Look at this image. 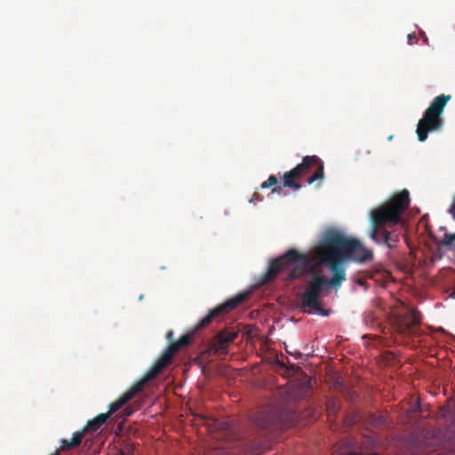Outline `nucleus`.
Returning <instances> with one entry per match:
<instances>
[{
  "instance_id": "obj_1",
  "label": "nucleus",
  "mask_w": 455,
  "mask_h": 455,
  "mask_svg": "<svg viewBox=\"0 0 455 455\" xmlns=\"http://www.w3.org/2000/svg\"><path fill=\"white\" fill-rule=\"evenodd\" d=\"M372 258V251L360 241L347 238L340 231L331 229L325 232L315 248L314 256L300 253L292 248L272 260L264 282L275 279L283 271L288 272L285 277L287 281L298 279L304 273L310 274L311 278L306 281L305 289L299 297V307L304 311L307 309L308 312L327 316L329 310L322 307L320 298L329 287L339 290L341 283L346 280L342 260L352 259L366 262Z\"/></svg>"
},
{
  "instance_id": "obj_2",
  "label": "nucleus",
  "mask_w": 455,
  "mask_h": 455,
  "mask_svg": "<svg viewBox=\"0 0 455 455\" xmlns=\"http://www.w3.org/2000/svg\"><path fill=\"white\" fill-rule=\"evenodd\" d=\"M248 297L247 293H239L235 297L228 299L224 303L219 305L215 308L209 311L191 333L184 334L177 341H172L170 345L164 350L160 357L153 364V366L146 372L140 380L135 383L128 391L124 393L116 402L109 405L108 413L109 416L116 412L137 394L143 390L145 385L154 379L171 362L174 355L181 348L186 347L191 342L195 332L200 329L207 327L214 318L220 315L230 312L243 302Z\"/></svg>"
},
{
  "instance_id": "obj_3",
  "label": "nucleus",
  "mask_w": 455,
  "mask_h": 455,
  "mask_svg": "<svg viewBox=\"0 0 455 455\" xmlns=\"http://www.w3.org/2000/svg\"><path fill=\"white\" fill-rule=\"evenodd\" d=\"M248 297L247 293H239L235 297L228 299L224 303L219 305L215 308L209 311L191 333L184 334L177 341H172L170 345L164 350L160 357L153 364V366L146 372L140 380L135 383L128 391L124 393L116 402L109 405L108 413L109 416L116 412L137 394L143 390L145 385L154 379L171 362L174 355L181 348L186 347L191 342L195 332L200 329L207 327L214 318L220 315L230 312L243 302Z\"/></svg>"
},
{
  "instance_id": "obj_4",
  "label": "nucleus",
  "mask_w": 455,
  "mask_h": 455,
  "mask_svg": "<svg viewBox=\"0 0 455 455\" xmlns=\"http://www.w3.org/2000/svg\"><path fill=\"white\" fill-rule=\"evenodd\" d=\"M410 202L409 191L403 189L371 212L369 235L376 243L385 244L389 249L396 247L400 232L388 230V228L402 222V215L408 209Z\"/></svg>"
},
{
  "instance_id": "obj_5",
  "label": "nucleus",
  "mask_w": 455,
  "mask_h": 455,
  "mask_svg": "<svg viewBox=\"0 0 455 455\" xmlns=\"http://www.w3.org/2000/svg\"><path fill=\"white\" fill-rule=\"evenodd\" d=\"M315 167L313 174L307 179V184L322 180L324 177V164L317 156H304L302 162L295 168L283 174V186L299 190L302 188L299 180Z\"/></svg>"
},
{
  "instance_id": "obj_6",
  "label": "nucleus",
  "mask_w": 455,
  "mask_h": 455,
  "mask_svg": "<svg viewBox=\"0 0 455 455\" xmlns=\"http://www.w3.org/2000/svg\"><path fill=\"white\" fill-rule=\"evenodd\" d=\"M451 98V95L441 94L435 97L426 109L423 117L419 121L416 130L419 141H425L427 139L428 132L442 129L443 125L442 114Z\"/></svg>"
},
{
  "instance_id": "obj_7",
  "label": "nucleus",
  "mask_w": 455,
  "mask_h": 455,
  "mask_svg": "<svg viewBox=\"0 0 455 455\" xmlns=\"http://www.w3.org/2000/svg\"><path fill=\"white\" fill-rule=\"evenodd\" d=\"M289 411L282 406H269L259 411L254 423L260 430L289 424Z\"/></svg>"
},
{
  "instance_id": "obj_8",
  "label": "nucleus",
  "mask_w": 455,
  "mask_h": 455,
  "mask_svg": "<svg viewBox=\"0 0 455 455\" xmlns=\"http://www.w3.org/2000/svg\"><path fill=\"white\" fill-rule=\"evenodd\" d=\"M419 323L420 314L414 309H409L404 315H397L394 320L395 331L402 335H411Z\"/></svg>"
},
{
  "instance_id": "obj_9",
  "label": "nucleus",
  "mask_w": 455,
  "mask_h": 455,
  "mask_svg": "<svg viewBox=\"0 0 455 455\" xmlns=\"http://www.w3.org/2000/svg\"><path fill=\"white\" fill-rule=\"evenodd\" d=\"M237 335L236 331L228 330L219 331L210 345L211 350L215 354H227L228 344L235 340Z\"/></svg>"
},
{
  "instance_id": "obj_10",
  "label": "nucleus",
  "mask_w": 455,
  "mask_h": 455,
  "mask_svg": "<svg viewBox=\"0 0 455 455\" xmlns=\"http://www.w3.org/2000/svg\"><path fill=\"white\" fill-rule=\"evenodd\" d=\"M109 413H100L93 419L88 421L85 429L87 431H97L108 419Z\"/></svg>"
},
{
  "instance_id": "obj_11",
  "label": "nucleus",
  "mask_w": 455,
  "mask_h": 455,
  "mask_svg": "<svg viewBox=\"0 0 455 455\" xmlns=\"http://www.w3.org/2000/svg\"><path fill=\"white\" fill-rule=\"evenodd\" d=\"M438 249L448 248L455 251V232L445 233L442 240L436 241Z\"/></svg>"
},
{
  "instance_id": "obj_12",
  "label": "nucleus",
  "mask_w": 455,
  "mask_h": 455,
  "mask_svg": "<svg viewBox=\"0 0 455 455\" xmlns=\"http://www.w3.org/2000/svg\"><path fill=\"white\" fill-rule=\"evenodd\" d=\"M355 443L353 441H347L342 446L339 447L333 453V455H357L354 451Z\"/></svg>"
},
{
  "instance_id": "obj_13",
  "label": "nucleus",
  "mask_w": 455,
  "mask_h": 455,
  "mask_svg": "<svg viewBox=\"0 0 455 455\" xmlns=\"http://www.w3.org/2000/svg\"><path fill=\"white\" fill-rule=\"evenodd\" d=\"M87 432V429L84 428L82 431H76L73 434V437L71 441L73 442L72 444H76V446L80 445L82 439L84 437V435Z\"/></svg>"
},
{
  "instance_id": "obj_14",
  "label": "nucleus",
  "mask_w": 455,
  "mask_h": 455,
  "mask_svg": "<svg viewBox=\"0 0 455 455\" xmlns=\"http://www.w3.org/2000/svg\"><path fill=\"white\" fill-rule=\"evenodd\" d=\"M60 443H61V445H60V450H62V451H68V450H71V449L76 447V444H72L73 442L71 440L62 439Z\"/></svg>"
},
{
  "instance_id": "obj_15",
  "label": "nucleus",
  "mask_w": 455,
  "mask_h": 455,
  "mask_svg": "<svg viewBox=\"0 0 455 455\" xmlns=\"http://www.w3.org/2000/svg\"><path fill=\"white\" fill-rule=\"evenodd\" d=\"M326 411H327L329 417L335 414V412L337 411L336 403L334 401L328 402L327 406H326Z\"/></svg>"
},
{
  "instance_id": "obj_16",
  "label": "nucleus",
  "mask_w": 455,
  "mask_h": 455,
  "mask_svg": "<svg viewBox=\"0 0 455 455\" xmlns=\"http://www.w3.org/2000/svg\"><path fill=\"white\" fill-rule=\"evenodd\" d=\"M420 411V404L418 400L415 401L413 404L411 405V407L408 410V413L414 414Z\"/></svg>"
},
{
  "instance_id": "obj_17",
  "label": "nucleus",
  "mask_w": 455,
  "mask_h": 455,
  "mask_svg": "<svg viewBox=\"0 0 455 455\" xmlns=\"http://www.w3.org/2000/svg\"><path fill=\"white\" fill-rule=\"evenodd\" d=\"M268 185H270V187H274L277 184V179L275 176L274 175H270L268 177V179L267 180Z\"/></svg>"
},
{
  "instance_id": "obj_18",
  "label": "nucleus",
  "mask_w": 455,
  "mask_h": 455,
  "mask_svg": "<svg viewBox=\"0 0 455 455\" xmlns=\"http://www.w3.org/2000/svg\"><path fill=\"white\" fill-rule=\"evenodd\" d=\"M262 200V197L261 196L255 192L252 196V197L250 199V203H254L255 201H261Z\"/></svg>"
},
{
  "instance_id": "obj_19",
  "label": "nucleus",
  "mask_w": 455,
  "mask_h": 455,
  "mask_svg": "<svg viewBox=\"0 0 455 455\" xmlns=\"http://www.w3.org/2000/svg\"><path fill=\"white\" fill-rule=\"evenodd\" d=\"M407 37H408V42L411 44H412L414 42L417 41V37H416L415 33L409 34Z\"/></svg>"
},
{
  "instance_id": "obj_20",
  "label": "nucleus",
  "mask_w": 455,
  "mask_h": 455,
  "mask_svg": "<svg viewBox=\"0 0 455 455\" xmlns=\"http://www.w3.org/2000/svg\"><path fill=\"white\" fill-rule=\"evenodd\" d=\"M283 188H285V187L283 185V186H281V185L274 186V188H272V193L280 194L283 190Z\"/></svg>"
},
{
  "instance_id": "obj_21",
  "label": "nucleus",
  "mask_w": 455,
  "mask_h": 455,
  "mask_svg": "<svg viewBox=\"0 0 455 455\" xmlns=\"http://www.w3.org/2000/svg\"><path fill=\"white\" fill-rule=\"evenodd\" d=\"M384 422H385V420H384L383 416L379 415V416H378V417L376 418L375 425H376V426H379V425L383 424Z\"/></svg>"
},
{
  "instance_id": "obj_22",
  "label": "nucleus",
  "mask_w": 455,
  "mask_h": 455,
  "mask_svg": "<svg viewBox=\"0 0 455 455\" xmlns=\"http://www.w3.org/2000/svg\"><path fill=\"white\" fill-rule=\"evenodd\" d=\"M450 212L451 213L453 219L455 220V199L453 200V202L451 205Z\"/></svg>"
},
{
  "instance_id": "obj_23",
  "label": "nucleus",
  "mask_w": 455,
  "mask_h": 455,
  "mask_svg": "<svg viewBox=\"0 0 455 455\" xmlns=\"http://www.w3.org/2000/svg\"><path fill=\"white\" fill-rule=\"evenodd\" d=\"M172 337H173V331H169L167 332L166 338H167L170 341H172Z\"/></svg>"
},
{
  "instance_id": "obj_24",
  "label": "nucleus",
  "mask_w": 455,
  "mask_h": 455,
  "mask_svg": "<svg viewBox=\"0 0 455 455\" xmlns=\"http://www.w3.org/2000/svg\"><path fill=\"white\" fill-rule=\"evenodd\" d=\"M260 188H270V185H268L267 181H264L261 185H260Z\"/></svg>"
},
{
  "instance_id": "obj_25",
  "label": "nucleus",
  "mask_w": 455,
  "mask_h": 455,
  "mask_svg": "<svg viewBox=\"0 0 455 455\" xmlns=\"http://www.w3.org/2000/svg\"><path fill=\"white\" fill-rule=\"evenodd\" d=\"M420 35L423 36V39H424V43H426L427 44H428V39L427 37L425 36V33L424 32H421Z\"/></svg>"
},
{
  "instance_id": "obj_26",
  "label": "nucleus",
  "mask_w": 455,
  "mask_h": 455,
  "mask_svg": "<svg viewBox=\"0 0 455 455\" xmlns=\"http://www.w3.org/2000/svg\"><path fill=\"white\" fill-rule=\"evenodd\" d=\"M51 455H60V450H56Z\"/></svg>"
}]
</instances>
